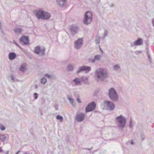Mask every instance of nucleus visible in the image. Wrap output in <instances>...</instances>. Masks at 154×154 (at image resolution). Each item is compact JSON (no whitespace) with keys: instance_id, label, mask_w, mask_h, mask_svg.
I'll use <instances>...</instances> for the list:
<instances>
[{"instance_id":"obj_1","label":"nucleus","mask_w":154,"mask_h":154,"mask_svg":"<svg viewBox=\"0 0 154 154\" xmlns=\"http://www.w3.org/2000/svg\"><path fill=\"white\" fill-rule=\"evenodd\" d=\"M108 73L103 68H99L95 72L94 77L98 82H105Z\"/></svg>"},{"instance_id":"obj_2","label":"nucleus","mask_w":154,"mask_h":154,"mask_svg":"<svg viewBox=\"0 0 154 154\" xmlns=\"http://www.w3.org/2000/svg\"><path fill=\"white\" fill-rule=\"evenodd\" d=\"M84 18L83 20L85 24L88 25L91 23L93 19L92 15L90 11H87L84 14Z\"/></svg>"},{"instance_id":"obj_3","label":"nucleus","mask_w":154,"mask_h":154,"mask_svg":"<svg viewBox=\"0 0 154 154\" xmlns=\"http://www.w3.org/2000/svg\"><path fill=\"white\" fill-rule=\"evenodd\" d=\"M108 95L109 98L113 101H117L118 99V95L115 90L111 88L108 91Z\"/></svg>"},{"instance_id":"obj_4","label":"nucleus","mask_w":154,"mask_h":154,"mask_svg":"<svg viewBox=\"0 0 154 154\" xmlns=\"http://www.w3.org/2000/svg\"><path fill=\"white\" fill-rule=\"evenodd\" d=\"M116 121L118 127L122 128L125 127L126 122V119L122 115L116 117Z\"/></svg>"},{"instance_id":"obj_5","label":"nucleus","mask_w":154,"mask_h":154,"mask_svg":"<svg viewBox=\"0 0 154 154\" xmlns=\"http://www.w3.org/2000/svg\"><path fill=\"white\" fill-rule=\"evenodd\" d=\"M104 106L106 109L112 111L115 108V105L114 103L112 102L106 100L104 101Z\"/></svg>"},{"instance_id":"obj_6","label":"nucleus","mask_w":154,"mask_h":154,"mask_svg":"<svg viewBox=\"0 0 154 154\" xmlns=\"http://www.w3.org/2000/svg\"><path fill=\"white\" fill-rule=\"evenodd\" d=\"M34 53L36 54H39L41 56L45 55V49L44 47L37 46L34 48Z\"/></svg>"},{"instance_id":"obj_7","label":"nucleus","mask_w":154,"mask_h":154,"mask_svg":"<svg viewBox=\"0 0 154 154\" xmlns=\"http://www.w3.org/2000/svg\"><path fill=\"white\" fill-rule=\"evenodd\" d=\"M83 40L82 38H78L74 42V48L77 50L79 49L83 46Z\"/></svg>"},{"instance_id":"obj_8","label":"nucleus","mask_w":154,"mask_h":154,"mask_svg":"<svg viewBox=\"0 0 154 154\" xmlns=\"http://www.w3.org/2000/svg\"><path fill=\"white\" fill-rule=\"evenodd\" d=\"M96 104L94 101L89 103L85 108V112L86 113L93 110L95 108Z\"/></svg>"},{"instance_id":"obj_9","label":"nucleus","mask_w":154,"mask_h":154,"mask_svg":"<svg viewBox=\"0 0 154 154\" xmlns=\"http://www.w3.org/2000/svg\"><path fill=\"white\" fill-rule=\"evenodd\" d=\"M79 70L77 71V73H79L81 72H84L85 73H88L91 69V68L89 66H82L79 68Z\"/></svg>"},{"instance_id":"obj_10","label":"nucleus","mask_w":154,"mask_h":154,"mask_svg":"<svg viewBox=\"0 0 154 154\" xmlns=\"http://www.w3.org/2000/svg\"><path fill=\"white\" fill-rule=\"evenodd\" d=\"M20 41L23 42L25 45H28L29 44V40L28 36H25L23 35L20 38Z\"/></svg>"},{"instance_id":"obj_11","label":"nucleus","mask_w":154,"mask_h":154,"mask_svg":"<svg viewBox=\"0 0 154 154\" xmlns=\"http://www.w3.org/2000/svg\"><path fill=\"white\" fill-rule=\"evenodd\" d=\"M45 12V11H43L42 9H40L38 10L35 11L34 12V14L36 15L38 19H42L43 14Z\"/></svg>"},{"instance_id":"obj_12","label":"nucleus","mask_w":154,"mask_h":154,"mask_svg":"<svg viewBox=\"0 0 154 154\" xmlns=\"http://www.w3.org/2000/svg\"><path fill=\"white\" fill-rule=\"evenodd\" d=\"M70 34L72 35H76L79 31L78 27L72 25L71 26L69 29Z\"/></svg>"},{"instance_id":"obj_13","label":"nucleus","mask_w":154,"mask_h":154,"mask_svg":"<svg viewBox=\"0 0 154 154\" xmlns=\"http://www.w3.org/2000/svg\"><path fill=\"white\" fill-rule=\"evenodd\" d=\"M85 116L84 113H79L76 115L75 119L78 122H81L83 121Z\"/></svg>"},{"instance_id":"obj_14","label":"nucleus","mask_w":154,"mask_h":154,"mask_svg":"<svg viewBox=\"0 0 154 154\" xmlns=\"http://www.w3.org/2000/svg\"><path fill=\"white\" fill-rule=\"evenodd\" d=\"M57 5L60 7H63L66 4L67 0H56Z\"/></svg>"},{"instance_id":"obj_15","label":"nucleus","mask_w":154,"mask_h":154,"mask_svg":"<svg viewBox=\"0 0 154 154\" xmlns=\"http://www.w3.org/2000/svg\"><path fill=\"white\" fill-rule=\"evenodd\" d=\"M143 43V40L142 38H139L134 42V44L135 45H141Z\"/></svg>"},{"instance_id":"obj_16","label":"nucleus","mask_w":154,"mask_h":154,"mask_svg":"<svg viewBox=\"0 0 154 154\" xmlns=\"http://www.w3.org/2000/svg\"><path fill=\"white\" fill-rule=\"evenodd\" d=\"M8 56L9 60H14L16 57L17 55L15 53L11 52L9 54Z\"/></svg>"},{"instance_id":"obj_17","label":"nucleus","mask_w":154,"mask_h":154,"mask_svg":"<svg viewBox=\"0 0 154 154\" xmlns=\"http://www.w3.org/2000/svg\"><path fill=\"white\" fill-rule=\"evenodd\" d=\"M51 14L50 13L46 11H45L43 14L42 19L48 20L51 18Z\"/></svg>"},{"instance_id":"obj_18","label":"nucleus","mask_w":154,"mask_h":154,"mask_svg":"<svg viewBox=\"0 0 154 154\" xmlns=\"http://www.w3.org/2000/svg\"><path fill=\"white\" fill-rule=\"evenodd\" d=\"M27 64L25 63H22L20 67V71H21L23 73L27 70Z\"/></svg>"},{"instance_id":"obj_19","label":"nucleus","mask_w":154,"mask_h":154,"mask_svg":"<svg viewBox=\"0 0 154 154\" xmlns=\"http://www.w3.org/2000/svg\"><path fill=\"white\" fill-rule=\"evenodd\" d=\"M73 69V67L72 65L69 64L67 66V70L68 71H72Z\"/></svg>"},{"instance_id":"obj_20","label":"nucleus","mask_w":154,"mask_h":154,"mask_svg":"<svg viewBox=\"0 0 154 154\" xmlns=\"http://www.w3.org/2000/svg\"><path fill=\"white\" fill-rule=\"evenodd\" d=\"M113 69L114 71H117L120 69V67L118 65L116 64L113 67Z\"/></svg>"},{"instance_id":"obj_21","label":"nucleus","mask_w":154,"mask_h":154,"mask_svg":"<svg viewBox=\"0 0 154 154\" xmlns=\"http://www.w3.org/2000/svg\"><path fill=\"white\" fill-rule=\"evenodd\" d=\"M100 36L98 35H97L95 38V41L96 43L97 44H99L100 42Z\"/></svg>"},{"instance_id":"obj_22","label":"nucleus","mask_w":154,"mask_h":154,"mask_svg":"<svg viewBox=\"0 0 154 154\" xmlns=\"http://www.w3.org/2000/svg\"><path fill=\"white\" fill-rule=\"evenodd\" d=\"M6 137L5 135L0 134V139L2 141H6Z\"/></svg>"},{"instance_id":"obj_23","label":"nucleus","mask_w":154,"mask_h":154,"mask_svg":"<svg viewBox=\"0 0 154 154\" xmlns=\"http://www.w3.org/2000/svg\"><path fill=\"white\" fill-rule=\"evenodd\" d=\"M73 82H74L76 85H81L79 82V81L78 80V78H76L75 79H73Z\"/></svg>"},{"instance_id":"obj_24","label":"nucleus","mask_w":154,"mask_h":154,"mask_svg":"<svg viewBox=\"0 0 154 154\" xmlns=\"http://www.w3.org/2000/svg\"><path fill=\"white\" fill-rule=\"evenodd\" d=\"M47 82V79L45 78H43L41 79V83L43 85L45 84Z\"/></svg>"},{"instance_id":"obj_25","label":"nucleus","mask_w":154,"mask_h":154,"mask_svg":"<svg viewBox=\"0 0 154 154\" xmlns=\"http://www.w3.org/2000/svg\"><path fill=\"white\" fill-rule=\"evenodd\" d=\"M67 99H68L70 103L72 106H73L74 105V103H73L74 101L73 99H72L70 97H68L67 98Z\"/></svg>"},{"instance_id":"obj_26","label":"nucleus","mask_w":154,"mask_h":154,"mask_svg":"<svg viewBox=\"0 0 154 154\" xmlns=\"http://www.w3.org/2000/svg\"><path fill=\"white\" fill-rule=\"evenodd\" d=\"M56 119L57 120H59L60 122H62L63 119V117L60 115L57 116H56Z\"/></svg>"},{"instance_id":"obj_27","label":"nucleus","mask_w":154,"mask_h":154,"mask_svg":"<svg viewBox=\"0 0 154 154\" xmlns=\"http://www.w3.org/2000/svg\"><path fill=\"white\" fill-rule=\"evenodd\" d=\"M101 57V56L100 55L98 54V55H95L94 57V58L95 60H99L100 59Z\"/></svg>"},{"instance_id":"obj_28","label":"nucleus","mask_w":154,"mask_h":154,"mask_svg":"<svg viewBox=\"0 0 154 154\" xmlns=\"http://www.w3.org/2000/svg\"><path fill=\"white\" fill-rule=\"evenodd\" d=\"M44 76L48 78L49 79H51L53 77V75H49L48 74H46L44 75Z\"/></svg>"},{"instance_id":"obj_29","label":"nucleus","mask_w":154,"mask_h":154,"mask_svg":"<svg viewBox=\"0 0 154 154\" xmlns=\"http://www.w3.org/2000/svg\"><path fill=\"white\" fill-rule=\"evenodd\" d=\"M141 137L142 141L143 140L145 139V136L143 133H141Z\"/></svg>"},{"instance_id":"obj_30","label":"nucleus","mask_w":154,"mask_h":154,"mask_svg":"<svg viewBox=\"0 0 154 154\" xmlns=\"http://www.w3.org/2000/svg\"><path fill=\"white\" fill-rule=\"evenodd\" d=\"M14 31L15 33L17 34L19 33V28H15L14 29Z\"/></svg>"},{"instance_id":"obj_31","label":"nucleus","mask_w":154,"mask_h":154,"mask_svg":"<svg viewBox=\"0 0 154 154\" xmlns=\"http://www.w3.org/2000/svg\"><path fill=\"white\" fill-rule=\"evenodd\" d=\"M81 79L82 82H85V81L87 80V78L85 77L82 76L81 77Z\"/></svg>"},{"instance_id":"obj_32","label":"nucleus","mask_w":154,"mask_h":154,"mask_svg":"<svg viewBox=\"0 0 154 154\" xmlns=\"http://www.w3.org/2000/svg\"><path fill=\"white\" fill-rule=\"evenodd\" d=\"M89 61L90 62H91L92 63H94L95 62V60L94 58L93 59H90L89 60Z\"/></svg>"},{"instance_id":"obj_33","label":"nucleus","mask_w":154,"mask_h":154,"mask_svg":"<svg viewBox=\"0 0 154 154\" xmlns=\"http://www.w3.org/2000/svg\"><path fill=\"white\" fill-rule=\"evenodd\" d=\"M135 52L136 54L138 55L139 54L142 53V51H135Z\"/></svg>"},{"instance_id":"obj_34","label":"nucleus","mask_w":154,"mask_h":154,"mask_svg":"<svg viewBox=\"0 0 154 154\" xmlns=\"http://www.w3.org/2000/svg\"><path fill=\"white\" fill-rule=\"evenodd\" d=\"M37 95H38V94L36 93H35L34 94V95L35 96V97H34L35 99H37L38 98V97Z\"/></svg>"},{"instance_id":"obj_35","label":"nucleus","mask_w":154,"mask_h":154,"mask_svg":"<svg viewBox=\"0 0 154 154\" xmlns=\"http://www.w3.org/2000/svg\"><path fill=\"white\" fill-rule=\"evenodd\" d=\"M108 34V32L107 30H106L105 31L104 34V36L105 37Z\"/></svg>"},{"instance_id":"obj_36","label":"nucleus","mask_w":154,"mask_h":154,"mask_svg":"<svg viewBox=\"0 0 154 154\" xmlns=\"http://www.w3.org/2000/svg\"><path fill=\"white\" fill-rule=\"evenodd\" d=\"M5 127L3 125L1 126L0 127V129H1V130H2V131H4L5 130Z\"/></svg>"},{"instance_id":"obj_37","label":"nucleus","mask_w":154,"mask_h":154,"mask_svg":"<svg viewBox=\"0 0 154 154\" xmlns=\"http://www.w3.org/2000/svg\"><path fill=\"white\" fill-rule=\"evenodd\" d=\"M133 125V122H132L131 121V120L130 121V122H129V126L130 128H131L132 126Z\"/></svg>"},{"instance_id":"obj_38","label":"nucleus","mask_w":154,"mask_h":154,"mask_svg":"<svg viewBox=\"0 0 154 154\" xmlns=\"http://www.w3.org/2000/svg\"><path fill=\"white\" fill-rule=\"evenodd\" d=\"M77 101L79 103H81V101L79 98H78L77 99Z\"/></svg>"},{"instance_id":"obj_39","label":"nucleus","mask_w":154,"mask_h":154,"mask_svg":"<svg viewBox=\"0 0 154 154\" xmlns=\"http://www.w3.org/2000/svg\"><path fill=\"white\" fill-rule=\"evenodd\" d=\"M81 78H78V80L79 81V82L81 84L82 83V81L81 79Z\"/></svg>"},{"instance_id":"obj_40","label":"nucleus","mask_w":154,"mask_h":154,"mask_svg":"<svg viewBox=\"0 0 154 154\" xmlns=\"http://www.w3.org/2000/svg\"><path fill=\"white\" fill-rule=\"evenodd\" d=\"M152 25L154 26V18L152 20Z\"/></svg>"},{"instance_id":"obj_41","label":"nucleus","mask_w":154,"mask_h":154,"mask_svg":"<svg viewBox=\"0 0 154 154\" xmlns=\"http://www.w3.org/2000/svg\"><path fill=\"white\" fill-rule=\"evenodd\" d=\"M11 80L13 81H15V79L14 77L13 76H12L11 74Z\"/></svg>"},{"instance_id":"obj_42","label":"nucleus","mask_w":154,"mask_h":154,"mask_svg":"<svg viewBox=\"0 0 154 154\" xmlns=\"http://www.w3.org/2000/svg\"><path fill=\"white\" fill-rule=\"evenodd\" d=\"M14 43L18 47H19V45L17 43L14 41Z\"/></svg>"},{"instance_id":"obj_43","label":"nucleus","mask_w":154,"mask_h":154,"mask_svg":"<svg viewBox=\"0 0 154 154\" xmlns=\"http://www.w3.org/2000/svg\"><path fill=\"white\" fill-rule=\"evenodd\" d=\"M134 142L133 141V140H131V145H133L134 144Z\"/></svg>"},{"instance_id":"obj_44","label":"nucleus","mask_w":154,"mask_h":154,"mask_svg":"<svg viewBox=\"0 0 154 154\" xmlns=\"http://www.w3.org/2000/svg\"><path fill=\"white\" fill-rule=\"evenodd\" d=\"M114 6V5L113 4H111L110 5V7H113Z\"/></svg>"},{"instance_id":"obj_45","label":"nucleus","mask_w":154,"mask_h":154,"mask_svg":"<svg viewBox=\"0 0 154 154\" xmlns=\"http://www.w3.org/2000/svg\"><path fill=\"white\" fill-rule=\"evenodd\" d=\"M92 149V147L90 148L87 149H86L89 150H91Z\"/></svg>"},{"instance_id":"obj_46","label":"nucleus","mask_w":154,"mask_h":154,"mask_svg":"<svg viewBox=\"0 0 154 154\" xmlns=\"http://www.w3.org/2000/svg\"><path fill=\"white\" fill-rule=\"evenodd\" d=\"M148 58L150 60L151 59V58H150V56L149 55H148Z\"/></svg>"},{"instance_id":"obj_47","label":"nucleus","mask_w":154,"mask_h":154,"mask_svg":"<svg viewBox=\"0 0 154 154\" xmlns=\"http://www.w3.org/2000/svg\"><path fill=\"white\" fill-rule=\"evenodd\" d=\"M38 85H35V88L36 89L38 88Z\"/></svg>"},{"instance_id":"obj_48","label":"nucleus","mask_w":154,"mask_h":154,"mask_svg":"<svg viewBox=\"0 0 154 154\" xmlns=\"http://www.w3.org/2000/svg\"><path fill=\"white\" fill-rule=\"evenodd\" d=\"M2 151H3L2 150V149H1V147H0V152H2Z\"/></svg>"},{"instance_id":"obj_49","label":"nucleus","mask_w":154,"mask_h":154,"mask_svg":"<svg viewBox=\"0 0 154 154\" xmlns=\"http://www.w3.org/2000/svg\"><path fill=\"white\" fill-rule=\"evenodd\" d=\"M55 108L56 110H57L58 107L57 106H55Z\"/></svg>"},{"instance_id":"obj_50","label":"nucleus","mask_w":154,"mask_h":154,"mask_svg":"<svg viewBox=\"0 0 154 154\" xmlns=\"http://www.w3.org/2000/svg\"><path fill=\"white\" fill-rule=\"evenodd\" d=\"M19 153V150L15 154H18Z\"/></svg>"},{"instance_id":"obj_51","label":"nucleus","mask_w":154,"mask_h":154,"mask_svg":"<svg viewBox=\"0 0 154 154\" xmlns=\"http://www.w3.org/2000/svg\"><path fill=\"white\" fill-rule=\"evenodd\" d=\"M99 47H100V50H101V51L102 52H103V51L100 48V46Z\"/></svg>"},{"instance_id":"obj_52","label":"nucleus","mask_w":154,"mask_h":154,"mask_svg":"<svg viewBox=\"0 0 154 154\" xmlns=\"http://www.w3.org/2000/svg\"><path fill=\"white\" fill-rule=\"evenodd\" d=\"M23 154H29L28 153H24Z\"/></svg>"},{"instance_id":"obj_53","label":"nucleus","mask_w":154,"mask_h":154,"mask_svg":"<svg viewBox=\"0 0 154 154\" xmlns=\"http://www.w3.org/2000/svg\"><path fill=\"white\" fill-rule=\"evenodd\" d=\"M9 152V151H8L7 152H6V154H8Z\"/></svg>"},{"instance_id":"obj_54","label":"nucleus","mask_w":154,"mask_h":154,"mask_svg":"<svg viewBox=\"0 0 154 154\" xmlns=\"http://www.w3.org/2000/svg\"><path fill=\"white\" fill-rule=\"evenodd\" d=\"M20 49L21 50H22V48H21L20 47Z\"/></svg>"},{"instance_id":"obj_55","label":"nucleus","mask_w":154,"mask_h":154,"mask_svg":"<svg viewBox=\"0 0 154 154\" xmlns=\"http://www.w3.org/2000/svg\"><path fill=\"white\" fill-rule=\"evenodd\" d=\"M20 33H21V30H20Z\"/></svg>"}]
</instances>
